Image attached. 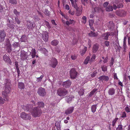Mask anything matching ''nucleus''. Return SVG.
Wrapping results in <instances>:
<instances>
[{
    "label": "nucleus",
    "instance_id": "nucleus-1",
    "mask_svg": "<svg viewBox=\"0 0 130 130\" xmlns=\"http://www.w3.org/2000/svg\"><path fill=\"white\" fill-rule=\"evenodd\" d=\"M42 111L40 108L38 107L34 108L31 114L34 117H39L41 114Z\"/></svg>",
    "mask_w": 130,
    "mask_h": 130
},
{
    "label": "nucleus",
    "instance_id": "nucleus-2",
    "mask_svg": "<svg viewBox=\"0 0 130 130\" xmlns=\"http://www.w3.org/2000/svg\"><path fill=\"white\" fill-rule=\"evenodd\" d=\"M68 93L66 89L64 88H60L57 90V93L58 95L61 96H63L66 95Z\"/></svg>",
    "mask_w": 130,
    "mask_h": 130
},
{
    "label": "nucleus",
    "instance_id": "nucleus-3",
    "mask_svg": "<svg viewBox=\"0 0 130 130\" xmlns=\"http://www.w3.org/2000/svg\"><path fill=\"white\" fill-rule=\"evenodd\" d=\"M77 74V72L74 68L71 69L70 71V78L73 79H75L76 78Z\"/></svg>",
    "mask_w": 130,
    "mask_h": 130
},
{
    "label": "nucleus",
    "instance_id": "nucleus-4",
    "mask_svg": "<svg viewBox=\"0 0 130 130\" xmlns=\"http://www.w3.org/2000/svg\"><path fill=\"white\" fill-rule=\"evenodd\" d=\"M21 117L24 120H30L31 118V116L30 114H27L25 112H22L21 115Z\"/></svg>",
    "mask_w": 130,
    "mask_h": 130
},
{
    "label": "nucleus",
    "instance_id": "nucleus-5",
    "mask_svg": "<svg viewBox=\"0 0 130 130\" xmlns=\"http://www.w3.org/2000/svg\"><path fill=\"white\" fill-rule=\"evenodd\" d=\"M37 92L40 96H42L45 95L46 94L45 89L42 87H40L38 89Z\"/></svg>",
    "mask_w": 130,
    "mask_h": 130
},
{
    "label": "nucleus",
    "instance_id": "nucleus-6",
    "mask_svg": "<svg viewBox=\"0 0 130 130\" xmlns=\"http://www.w3.org/2000/svg\"><path fill=\"white\" fill-rule=\"evenodd\" d=\"M57 63V60L55 58H53L49 62L51 66L53 68H55Z\"/></svg>",
    "mask_w": 130,
    "mask_h": 130
},
{
    "label": "nucleus",
    "instance_id": "nucleus-7",
    "mask_svg": "<svg viewBox=\"0 0 130 130\" xmlns=\"http://www.w3.org/2000/svg\"><path fill=\"white\" fill-rule=\"evenodd\" d=\"M5 91L2 93V94L5 97L7 96L8 94L10 92L11 90L10 86H5Z\"/></svg>",
    "mask_w": 130,
    "mask_h": 130
},
{
    "label": "nucleus",
    "instance_id": "nucleus-8",
    "mask_svg": "<svg viewBox=\"0 0 130 130\" xmlns=\"http://www.w3.org/2000/svg\"><path fill=\"white\" fill-rule=\"evenodd\" d=\"M6 36L5 32L3 30H0V42L4 41Z\"/></svg>",
    "mask_w": 130,
    "mask_h": 130
},
{
    "label": "nucleus",
    "instance_id": "nucleus-9",
    "mask_svg": "<svg viewBox=\"0 0 130 130\" xmlns=\"http://www.w3.org/2000/svg\"><path fill=\"white\" fill-rule=\"evenodd\" d=\"M20 56V59L22 60H25L27 58V53L24 51H21Z\"/></svg>",
    "mask_w": 130,
    "mask_h": 130
},
{
    "label": "nucleus",
    "instance_id": "nucleus-10",
    "mask_svg": "<svg viewBox=\"0 0 130 130\" xmlns=\"http://www.w3.org/2000/svg\"><path fill=\"white\" fill-rule=\"evenodd\" d=\"M116 13L118 16L121 17L124 16L126 14V12L123 10L117 11Z\"/></svg>",
    "mask_w": 130,
    "mask_h": 130
},
{
    "label": "nucleus",
    "instance_id": "nucleus-11",
    "mask_svg": "<svg viewBox=\"0 0 130 130\" xmlns=\"http://www.w3.org/2000/svg\"><path fill=\"white\" fill-rule=\"evenodd\" d=\"M43 39L45 42H46L48 41L49 36L48 33L47 32L45 31L43 34L42 35Z\"/></svg>",
    "mask_w": 130,
    "mask_h": 130
},
{
    "label": "nucleus",
    "instance_id": "nucleus-12",
    "mask_svg": "<svg viewBox=\"0 0 130 130\" xmlns=\"http://www.w3.org/2000/svg\"><path fill=\"white\" fill-rule=\"evenodd\" d=\"M3 58V59L6 62L9 64L11 63V60L8 56L5 55L4 56Z\"/></svg>",
    "mask_w": 130,
    "mask_h": 130
},
{
    "label": "nucleus",
    "instance_id": "nucleus-13",
    "mask_svg": "<svg viewBox=\"0 0 130 130\" xmlns=\"http://www.w3.org/2000/svg\"><path fill=\"white\" fill-rule=\"evenodd\" d=\"M71 83V82L70 80H67L63 83V86L64 87L68 88L70 86Z\"/></svg>",
    "mask_w": 130,
    "mask_h": 130
},
{
    "label": "nucleus",
    "instance_id": "nucleus-14",
    "mask_svg": "<svg viewBox=\"0 0 130 130\" xmlns=\"http://www.w3.org/2000/svg\"><path fill=\"white\" fill-rule=\"evenodd\" d=\"M74 109V107H70L66 110L65 113L66 115L70 114L73 112Z\"/></svg>",
    "mask_w": 130,
    "mask_h": 130
},
{
    "label": "nucleus",
    "instance_id": "nucleus-15",
    "mask_svg": "<svg viewBox=\"0 0 130 130\" xmlns=\"http://www.w3.org/2000/svg\"><path fill=\"white\" fill-rule=\"evenodd\" d=\"M40 75V76L39 77L36 78V81L38 82H41V81L42 78L44 77V75L42 73H37V75Z\"/></svg>",
    "mask_w": 130,
    "mask_h": 130
},
{
    "label": "nucleus",
    "instance_id": "nucleus-16",
    "mask_svg": "<svg viewBox=\"0 0 130 130\" xmlns=\"http://www.w3.org/2000/svg\"><path fill=\"white\" fill-rule=\"evenodd\" d=\"M5 86H10L11 85L10 80L8 79H6L3 80Z\"/></svg>",
    "mask_w": 130,
    "mask_h": 130
},
{
    "label": "nucleus",
    "instance_id": "nucleus-17",
    "mask_svg": "<svg viewBox=\"0 0 130 130\" xmlns=\"http://www.w3.org/2000/svg\"><path fill=\"white\" fill-rule=\"evenodd\" d=\"M99 47V45L97 44H94L93 47L92 52L94 53H96L98 51Z\"/></svg>",
    "mask_w": 130,
    "mask_h": 130
},
{
    "label": "nucleus",
    "instance_id": "nucleus-18",
    "mask_svg": "<svg viewBox=\"0 0 130 130\" xmlns=\"http://www.w3.org/2000/svg\"><path fill=\"white\" fill-rule=\"evenodd\" d=\"M6 46L7 47V51L9 53L10 52L12 51L11 48V46L10 43L8 42L6 44Z\"/></svg>",
    "mask_w": 130,
    "mask_h": 130
},
{
    "label": "nucleus",
    "instance_id": "nucleus-19",
    "mask_svg": "<svg viewBox=\"0 0 130 130\" xmlns=\"http://www.w3.org/2000/svg\"><path fill=\"white\" fill-rule=\"evenodd\" d=\"M74 98V96L73 95H69L67 96L66 98V100L68 103H70L73 100Z\"/></svg>",
    "mask_w": 130,
    "mask_h": 130
},
{
    "label": "nucleus",
    "instance_id": "nucleus-20",
    "mask_svg": "<svg viewBox=\"0 0 130 130\" xmlns=\"http://www.w3.org/2000/svg\"><path fill=\"white\" fill-rule=\"evenodd\" d=\"M110 35H111L110 33L109 32H107L103 34L102 35V36L103 39L105 40H107L108 39L109 36Z\"/></svg>",
    "mask_w": 130,
    "mask_h": 130
},
{
    "label": "nucleus",
    "instance_id": "nucleus-21",
    "mask_svg": "<svg viewBox=\"0 0 130 130\" xmlns=\"http://www.w3.org/2000/svg\"><path fill=\"white\" fill-rule=\"evenodd\" d=\"M99 78L102 81H108L109 79V77L108 76H102L100 77Z\"/></svg>",
    "mask_w": 130,
    "mask_h": 130
},
{
    "label": "nucleus",
    "instance_id": "nucleus-22",
    "mask_svg": "<svg viewBox=\"0 0 130 130\" xmlns=\"http://www.w3.org/2000/svg\"><path fill=\"white\" fill-rule=\"evenodd\" d=\"M115 90L114 88H111L109 89L108 91L109 95H113L115 93Z\"/></svg>",
    "mask_w": 130,
    "mask_h": 130
},
{
    "label": "nucleus",
    "instance_id": "nucleus-23",
    "mask_svg": "<svg viewBox=\"0 0 130 130\" xmlns=\"http://www.w3.org/2000/svg\"><path fill=\"white\" fill-rule=\"evenodd\" d=\"M0 74H3L4 76L8 75L9 74L8 72L7 69H4L3 70L0 71Z\"/></svg>",
    "mask_w": 130,
    "mask_h": 130
},
{
    "label": "nucleus",
    "instance_id": "nucleus-24",
    "mask_svg": "<svg viewBox=\"0 0 130 130\" xmlns=\"http://www.w3.org/2000/svg\"><path fill=\"white\" fill-rule=\"evenodd\" d=\"M75 22L74 20L70 19L69 21H67L66 23V25H69L72 24H74Z\"/></svg>",
    "mask_w": 130,
    "mask_h": 130
},
{
    "label": "nucleus",
    "instance_id": "nucleus-25",
    "mask_svg": "<svg viewBox=\"0 0 130 130\" xmlns=\"http://www.w3.org/2000/svg\"><path fill=\"white\" fill-rule=\"evenodd\" d=\"M30 54L31 55L32 58H34L36 54V51L34 49H32L30 53Z\"/></svg>",
    "mask_w": 130,
    "mask_h": 130
},
{
    "label": "nucleus",
    "instance_id": "nucleus-26",
    "mask_svg": "<svg viewBox=\"0 0 130 130\" xmlns=\"http://www.w3.org/2000/svg\"><path fill=\"white\" fill-rule=\"evenodd\" d=\"M27 37L25 35H23L20 38V40L22 42H25L27 41Z\"/></svg>",
    "mask_w": 130,
    "mask_h": 130
},
{
    "label": "nucleus",
    "instance_id": "nucleus-27",
    "mask_svg": "<svg viewBox=\"0 0 130 130\" xmlns=\"http://www.w3.org/2000/svg\"><path fill=\"white\" fill-rule=\"evenodd\" d=\"M106 11L109 12L112 11L113 10L112 6L111 5H109L108 6L106 7Z\"/></svg>",
    "mask_w": 130,
    "mask_h": 130
},
{
    "label": "nucleus",
    "instance_id": "nucleus-28",
    "mask_svg": "<svg viewBox=\"0 0 130 130\" xmlns=\"http://www.w3.org/2000/svg\"><path fill=\"white\" fill-rule=\"evenodd\" d=\"M18 85L19 88L21 89H24V83L22 82L19 83Z\"/></svg>",
    "mask_w": 130,
    "mask_h": 130
},
{
    "label": "nucleus",
    "instance_id": "nucleus-29",
    "mask_svg": "<svg viewBox=\"0 0 130 130\" xmlns=\"http://www.w3.org/2000/svg\"><path fill=\"white\" fill-rule=\"evenodd\" d=\"M96 105H93L91 106V111L93 113H94L96 111Z\"/></svg>",
    "mask_w": 130,
    "mask_h": 130
},
{
    "label": "nucleus",
    "instance_id": "nucleus-30",
    "mask_svg": "<svg viewBox=\"0 0 130 130\" xmlns=\"http://www.w3.org/2000/svg\"><path fill=\"white\" fill-rule=\"evenodd\" d=\"M88 35L89 36L93 37H96L98 36L97 34L96 33H94L92 31H91L89 33Z\"/></svg>",
    "mask_w": 130,
    "mask_h": 130
},
{
    "label": "nucleus",
    "instance_id": "nucleus-31",
    "mask_svg": "<svg viewBox=\"0 0 130 130\" xmlns=\"http://www.w3.org/2000/svg\"><path fill=\"white\" fill-rule=\"evenodd\" d=\"M27 27L29 28H31L33 27V24L31 23L29 21H27Z\"/></svg>",
    "mask_w": 130,
    "mask_h": 130
},
{
    "label": "nucleus",
    "instance_id": "nucleus-32",
    "mask_svg": "<svg viewBox=\"0 0 130 130\" xmlns=\"http://www.w3.org/2000/svg\"><path fill=\"white\" fill-rule=\"evenodd\" d=\"M108 28L110 29H112L114 27V24L112 21L110 22L108 24Z\"/></svg>",
    "mask_w": 130,
    "mask_h": 130
},
{
    "label": "nucleus",
    "instance_id": "nucleus-33",
    "mask_svg": "<svg viewBox=\"0 0 130 130\" xmlns=\"http://www.w3.org/2000/svg\"><path fill=\"white\" fill-rule=\"evenodd\" d=\"M7 25L8 27L11 29H13L15 26L11 22L7 23Z\"/></svg>",
    "mask_w": 130,
    "mask_h": 130
},
{
    "label": "nucleus",
    "instance_id": "nucleus-34",
    "mask_svg": "<svg viewBox=\"0 0 130 130\" xmlns=\"http://www.w3.org/2000/svg\"><path fill=\"white\" fill-rule=\"evenodd\" d=\"M13 13L16 15V17H18L20 14V12H18L16 9H14L13 10Z\"/></svg>",
    "mask_w": 130,
    "mask_h": 130
},
{
    "label": "nucleus",
    "instance_id": "nucleus-35",
    "mask_svg": "<svg viewBox=\"0 0 130 130\" xmlns=\"http://www.w3.org/2000/svg\"><path fill=\"white\" fill-rule=\"evenodd\" d=\"M22 108L25 111H28L29 109V107L28 105H23L22 106Z\"/></svg>",
    "mask_w": 130,
    "mask_h": 130
},
{
    "label": "nucleus",
    "instance_id": "nucleus-36",
    "mask_svg": "<svg viewBox=\"0 0 130 130\" xmlns=\"http://www.w3.org/2000/svg\"><path fill=\"white\" fill-rule=\"evenodd\" d=\"M58 43V41L56 40H54L52 41L51 42V44L52 45L54 46L57 45Z\"/></svg>",
    "mask_w": 130,
    "mask_h": 130
},
{
    "label": "nucleus",
    "instance_id": "nucleus-37",
    "mask_svg": "<svg viewBox=\"0 0 130 130\" xmlns=\"http://www.w3.org/2000/svg\"><path fill=\"white\" fill-rule=\"evenodd\" d=\"M7 100L8 99L7 98L3 99L0 96V104H4L5 101Z\"/></svg>",
    "mask_w": 130,
    "mask_h": 130
},
{
    "label": "nucleus",
    "instance_id": "nucleus-38",
    "mask_svg": "<svg viewBox=\"0 0 130 130\" xmlns=\"http://www.w3.org/2000/svg\"><path fill=\"white\" fill-rule=\"evenodd\" d=\"M38 104L39 107H43L44 106V104L43 102H39L38 103Z\"/></svg>",
    "mask_w": 130,
    "mask_h": 130
},
{
    "label": "nucleus",
    "instance_id": "nucleus-39",
    "mask_svg": "<svg viewBox=\"0 0 130 130\" xmlns=\"http://www.w3.org/2000/svg\"><path fill=\"white\" fill-rule=\"evenodd\" d=\"M87 49L86 47H85L83 50L81 51H80L81 55L82 56L86 52Z\"/></svg>",
    "mask_w": 130,
    "mask_h": 130
},
{
    "label": "nucleus",
    "instance_id": "nucleus-40",
    "mask_svg": "<svg viewBox=\"0 0 130 130\" xmlns=\"http://www.w3.org/2000/svg\"><path fill=\"white\" fill-rule=\"evenodd\" d=\"M55 126L58 130H59L60 128V123L58 122H57L55 123Z\"/></svg>",
    "mask_w": 130,
    "mask_h": 130
},
{
    "label": "nucleus",
    "instance_id": "nucleus-41",
    "mask_svg": "<svg viewBox=\"0 0 130 130\" xmlns=\"http://www.w3.org/2000/svg\"><path fill=\"white\" fill-rule=\"evenodd\" d=\"M97 90L96 89H94L90 93L89 96L90 97H91L93 95L94 93Z\"/></svg>",
    "mask_w": 130,
    "mask_h": 130
},
{
    "label": "nucleus",
    "instance_id": "nucleus-42",
    "mask_svg": "<svg viewBox=\"0 0 130 130\" xmlns=\"http://www.w3.org/2000/svg\"><path fill=\"white\" fill-rule=\"evenodd\" d=\"M76 2H74V1L71 2L72 6L75 9H77V7L76 4Z\"/></svg>",
    "mask_w": 130,
    "mask_h": 130
},
{
    "label": "nucleus",
    "instance_id": "nucleus-43",
    "mask_svg": "<svg viewBox=\"0 0 130 130\" xmlns=\"http://www.w3.org/2000/svg\"><path fill=\"white\" fill-rule=\"evenodd\" d=\"M90 57L89 56H87L85 59L84 62V63L85 64H87L89 61H90Z\"/></svg>",
    "mask_w": 130,
    "mask_h": 130
},
{
    "label": "nucleus",
    "instance_id": "nucleus-44",
    "mask_svg": "<svg viewBox=\"0 0 130 130\" xmlns=\"http://www.w3.org/2000/svg\"><path fill=\"white\" fill-rule=\"evenodd\" d=\"M18 17H16L15 18V22L17 23L18 24H19L20 22L21 21L18 19Z\"/></svg>",
    "mask_w": 130,
    "mask_h": 130
},
{
    "label": "nucleus",
    "instance_id": "nucleus-45",
    "mask_svg": "<svg viewBox=\"0 0 130 130\" xmlns=\"http://www.w3.org/2000/svg\"><path fill=\"white\" fill-rule=\"evenodd\" d=\"M82 22L84 24H85L87 18L85 16H83L82 17Z\"/></svg>",
    "mask_w": 130,
    "mask_h": 130
},
{
    "label": "nucleus",
    "instance_id": "nucleus-46",
    "mask_svg": "<svg viewBox=\"0 0 130 130\" xmlns=\"http://www.w3.org/2000/svg\"><path fill=\"white\" fill-rule=\"evenodd\" d=\"M116 130H123L122 126V125L119 124L116 129Z\"/></svg>",
    "mask_w": 130,
    "mask_h": 130
},
{
    "label": "nucleus",
    "instance_id": "nucleus-47",
    "mask_svg": "<svg viewBox=\"0 0 130 130\" xmlns=\"http://www.w3.org/2000/svg\"><path fill=\"white\" fill-rule=\"evenodd\" d=\"M96 57V55L95 54H93L92 56V57L91 58L90 60V61L92 62L94 61Z\"/></svg>",
    "mask_w": 130,
    "mask_h": 130
},
{
    "label": "nucleus",
    "instance_id": "nucleus-48",
    "mask_svg": "<svg viewBox=\"0 0 130 130\" xmlns=\"http://www.w3.org/2000/svg\"><path fill=\"white\" fill-rule=\"evenodd\" d=\"M77 42V39H74L73 40H72V41L71 42V43L73 45H74L75 44H76Z\"/></svg>",
    "mask_w": 130,
    "mask_h": 130
},
{
    "label": "nucleus",
    "instance_id": "nucleus-49",
    "mask_svg": "<svg viewBox=\"0 0 130 130\" xmlns=\"http://www.w3.org/2000/svg\"><path fill=\"white\" fill-rule=\"evenodd\" d=\"M114 60L113 58H112L110 62V66L111 67L113 64Z\"/></svg>",
    "mask_w": 130,
    "mask_h": 130
},
{
    "label": "nucleus",
    "instance_id": "nucleus-50",
    "mask_svg": "<svg viewBox=\"0 0 130 130\" xmlns=\"http://www.w3.org/2000/svg\"><path fill=\"white\" fill-rule=\"evenodd\" d=\"M102 70L105 72L107 70V67L106 66H101Z\"/></svg>",
    "mask_w": 130,
    "mask_h": 130
},
{
    "label": "nucleus",
    "instance_id": "nucleus-51",
    "mask_svg": "<svg viewBox=\"0 0 130 130\" xmlns=\"http://www.w3.org/2000/svg\"><path fill=\"white\" fill-rule=\"evenodd\" d=\"M9 2L13 4H15L17 3L16 0H9Z\"/></svg>",
    "mask_w": 130,
    "mask_h": 130
},
{
    "label": "nucleus",
    "instance_id": "nucleus-52",
    "mask_svg": "<svg viewBox=\"0 0 130 130\" xmlns=\"http://www.w3.org/2000/svg\"><path fill=\"white\" fill-rule=\"evenodd\" d=\"M95 12H98L101 10V8L98 7H96L94 8Z\"/></svg>",
    "mask_w": 130,
    "mask_h": 130
},
{
    "label": "nucleus",
    "instance_id": "nucleus-53",
    "mask_svg": "<svg viewBox=\"0 0 130 130\" xmlns=\"http://www.w3.org/2000/svg\"><path fill=\"white\" fill-rule=\"evenodd\" d=\"M79 93L80 95H83L84 93V90L83 89H80V90L79 92Z\"/></svg>",
    "mask_w": 130,
    "mask_h": 130
},
{
    "label": "nucleus",
    "instance_id": "nucleus-54",
    "mask_svg": "<svg viewBox=\"0 0 130 130\" xmlns=\"http://www.w3.org/2000/svg\"><path fill=\"white\" fill-rule=\"evenodd\" d=\"M88 0H81L82 3L84 5H85V3H87L88 2Z\"/></svg>",
    "mask_w": 130,
    "mask_h": 130
},
{
    "label": "nucleus",
    "instance_id": "nucleus-55",
    "mask_svg": "<svg viewBox=\"0 0 130 130\" xmlns=\"http://www.w3.org/2000/svg\"><path fill=\"white\" fill-rule=\"evenodd\" d=\"M126 117V114L125 112H122V116H121V118H125Z\"/></svg>",
    "mask_w": 130,
    "mask_h": 130
},
{
    "label": "nucleus",
    "instance_id": "nucleus-56",
    "mask_svg": "<svg viewBox=\"0 0 130 130\" xmlns=\"http://www.w3.org/2000/svg\"><path fill=\"white\" fill-rule=\"evenodd\" d=\"M45 14L47 15H49L50 14V12L47 10H45Z\"/></svg>",
    "mask_w": 130,
    "mask_h": 130
},
{
    "label": "nucleus",
    "instance_id": "nucleus-57",
    "mask_svg": "<svg viewBox=\"0 0 130 130\" xmlns=\"http://www.w3.org/2000/svg\"><path fill=\"white\" fill-rule=\"evenodd\" d=\"M96 72L95 71H94L91 74V77H95L96 75Z\"/></svg>",
    "mask_w": 130,
    "mask_h": 130
},
{
    "label": "nucleus",
    "instance_id": "nucleus-58",
    "mask_svg": "<svg viewBox=\"0 0 130 130\" xmlns=\"http://www.w3.org/2000/svg\"><path fill=\"white\" fill-rule=\"evenodd\" d=\"M45 22H46V25L47 26L48 28H51V27L48 22L46 21H45Z\"/></svg>",
    "mask_w": 130,
    "mask_h": 130
},
{
    "label": "nucleus",
    "instance_id": "nucleus-59",
    "mask_svg": "<svg viewBox=\"0 0 130 130\" xmlns=\"http://www.w3.org/2000/svg\"><path fill=\"white\" fill-rule=\"evenodd\" d=\"M88 45L89 46V48H90L91 46V42L90 40H89L88 41Z\"/></svg>",
    "mask_w": 130,
    "mask_h": 130
},
{
    "label": "nucleus",
    "instance_id": "nucleus-60",
    "mask_svg": "<svg viewBox=\"0 0 130 130\" xmlns=\"http://www.w3.org/2000/svg\"><path fill=\"white\" fill-rule=\"evenodd\" d=\"M93 23V21L92 20H91L89 21V25L90 27L92 26Z\"/></svg>",
    "mask_w": 130,
    "mask_h": 130
},
{
    "label": "nucleus",
    "instance_id": "nucleus-61",
    "mask_svg": "<svg viewBox=\"0 0 130 130\" xmlns=\"http://www.w3.org/2000/svg\"><path fill=\"white\" fill-rule=\"evenodd\" d=\"M125 110L127 112H130V109L128 106H126L125 108Z\"/></svg>",
    "mask_w": 130,
    "mask_h": 130
},
{
    "label": "nucleus",
    "instance_id": "nucleus-62",
    "mask_svg": "<svg viewBox=\"0 0 130 130\" xmlns=\"http://www.w3.org/2000/svg\"><path fill=\"white\" fill-rule=\"evenodd\" d=\"M123 6V4L121 3L117 5V7L118 8H120L122 7Z\"/></svg>",
    "mask_w": 130,
    "mask_h": 130
},
{
    "label": "nucleus",
    "instance_id": "nucleus-63",
    "mask_svg": "<svg viewBox=\"0 0 130 130\" xmlns=\"http://www.w3.org/2000/svg\"><path fill=\"white\" fill-rule=\"evenodd\" d=\"M126 38L125 37L124 38L123 40V46H126Z\"/></svg>",
    "mask_w": 130,
    "mask_h": 130
},
{
    "label": "nucleus",
    "instance_id": "nucleus-64",
    "mask_svg": "<svg viewBox=\"0 0 130 130\" xmlns=\"http://www.w3.org/2000/svg\"><path fill=\"white\" fill-rule=\"evenodd\" d=\"M105 44L106 46H108L109 44V42L107 41H105Z\"/></svg>",
    "mask_w": 130,
    "mask_h": 130
}]
</instances>
